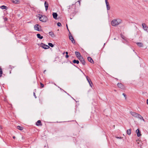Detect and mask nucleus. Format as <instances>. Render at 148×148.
<instances>
[{
  "instance_id": "f03ea898",
  "label": "nucleus",
  "mask_w": 148,
  "mask_h": 148,
  "mask_svg": "<svg viewBox=\"0 0 148 148\" xmlns=\"http://www.w3.org/2000/svg\"><path fill=\"white\" fill-rule=\"evenodd\" d=\"M121 22V20L119 19L118 20L114 19L112 20L111 23L113 26H115L119 25L120 23Z\"/></svg>"
},
{
  "instance_id": "a878e982",
  "label": "nucleus",
  "mask_w": 148,
  "mask_h": 148,
  "mask_svg": "<svg viewBox=\"0 0 148 148\" xmlns=\"http://www.w3.org/2000/svg\"><path fill=\"white\" fill-rule=\"evenodd\" d=\"M2 71L1 68L0 67V77L2 76Z\"/></svg>"
},
{
  "instance_id": "4be33fe9",
  "label": "nucleus",
  "mask_w": 148,
  "mask_h": 148,
  "mask_svg": "<svg viewBox=\"0 0 148 148\" xmlns=\"http://www.w3.org/2000/svg\"><path fill=\"white\" fill-rule=\"evenodd\" d=\"M19 0H12V2L16 4L18 3L19 2Z\"/></svg>"
},
{
  "instance_id": "72a5a7b5",
  "label": "nucleus",
  "mask_w": 148,
  "mask_h": 148,
  "mask_svg": "<svg viewBox=\"0 0 148 148\" xmlns=\"http://www.w3.org/2000/svg\"><path fill=\"white\" fill-rule=\"evenodd\" d=\"M123 95L124 97H126V95H125V94L124 93H123Z\"/></svg>"
},
{
  "instance_id": "1a4fd4ad",
  "label": "nucleus",
  "mask_w": 148,
  "mask_h": 148,
  "mask_svg": "<svg viewBox=\"0 0 148 148\" xmlns=\"http://www.w3.org/2000/svg\"><path fill=\"white\" fill-rule=\"evenodd\" d=\"M41 45H42L41 46V47L44 49H47L49 48V46L48 45H45L42 43L41 44Z\"/></svg>"
},
{
  "instance_id": "ddd939ff",
  "label": "nucleus",
  "mask_w": 148,
  "mask_h": 148,
  "mask_svg": "<svg viewBox=\"0 0 148 148\" xmlns=\"http://www.w3.org/2000/svg\"><path fill=\"white\" fill-rule=\"evenodd\" d=\"M136 132L138 137H139L141 136L140 132L138 129H137L136 130Z\"/></svg>"
},
{
  "instance_id": "423d86ee",
  "label": "nucleus",
  "mask_w": 148,
  "mask_h": 148,
  "mask_svg": "<svg viewBox=\"0 0 148 148\" xmlns=\"http://www.w3.org/2000/svg\"><path fill=\"white\" fill-rule=\"evenodd\" d=\"M82 63V64L83 65H84L85 64V62L84 60V59L83 58L82 56L81 57H80L78 59Z\"/></svg>"
},
{
  "instance_id": "f3484780",
  "label": "nucleus",
  "mask_w": 148,
  "mask_h": 148,
  "mask_svg": "<svg viewBox=\"0 0 148 148\" xmlns=\"http://www.w3.org/2000/svg\"><path fill=\"white\" fill-rule=\"evenodd\" d=\"M49 34L52 37H55V35L52 32H49Z\"/></svg>"
},
{
  "instance_id": "7c9ffc66",
  "label": "nucleus",
  "mask_w": 148,
  "mask_h": 148,
  "mask_svg": "<svg viewBox=\"0 0 148 148\" xmlns=\"http://www.w3.org/2000/svg\"><path fill=\"white\" fill-rule=\"evenodd\" d=\"M34 97H35V98H36V95H35V93L34 92Z\"/></svg>"
},
{
  "instance_id": "20e7f679",
  "label": "nucleus",
  "mask_w": 148,
  "mask_h": 148,
  "mask_svg": "<svg viewBox=\"0 0 148 148\" xmlns=\"http://www.w3.org/2000/svg\"><path fill=\"white\" fill-rule=\"evenodd\" d=\"M143 28L144 30L148 32V27L145 23H143L142 24Z\"/></svg>"
},
{
  "instance_id": "c85d7f7f",
  "label": "nucleus",
  "mask_w": 148,
  "mask_h": 148,
  "mask_svg": "<svg viewBox=\"0 0 148 148\" xmlns=\"http://www.w3.org/2000/svg\"><path fill=\"white\" fill-rule=\"evenodd\" d=\"M40 84L41 85V87L42 88H43L44 87V85L42 83H40Z\"/></svg>"
},
{
  "instance_id": "dca6fc26",
  "label": "nucleus",
  "mask_w": 148,
  "mask_h": 148,
  "mask_svg": "<svg viewBox=\"0 0 148 148\" xmlns=\"http://www.w3.org/2000/svg\"><path fill=\"white\" fill-rule=\"evenodd\" d=\"M136 44L140 47H142L143 46V43L140 42H138L136 43Z\"/></svg>"
},
{
  "instance_id": "b1692460",
  "label": "nucleus",
  "mask_w": 148,
  "mask_h": 148,
  "mask_svg": "<svg viewBox=\"0 0 148 148\" xmlns=\"http://www.w3.org/2000/svg\"><path fill=\"white\" fill-rule=\"evenodd\" d=\"M17 128L19 130H21L23 129V128L22 127L20 126H17Z\"/></svg>"
},
{
  "instance_id": "c756f323",
  "label": "nucleus",
  "mask_w": 148,
  "mask_h": 148,
  "mask_svg": "<svg viewBox=\"0 0 148 148\" xmlns=\"http://www.w3.org/2000/svg\"><path fill=\"white\" fill-rule=\"evenodd\" d=\"M116 138L117 139H121L122 138L121 137H116Z\"/></svg>"
},
{
  "instance_id": "a19ab883",
  "label": "nucleus",
  "mask_w": 148,
  "mask_h": 148,
  "mask_svg": "<svg viewBox=\"0 0 148 148\" xmlns=\"http://www.w3.org/2000/svg\"><path fill=\"white\" fill-rule=\"evenodd\" d=\"M105 0L106 2V1H108L107 0Z\"/></svg>"
},
{
  "instance_id": "bb28decb",
  "label": "nucleus",
  "mask_w": 148,
  "mask_h": 148,
  "mask_svg": "<svg viewBox=\"0 0 148 148\" xmlns=\"http://www.w3.org/2000/svg\"><path fill=\"white\" fill-rule=\"evenodd\" d=\"M0 8L2 9H6V7L5 6H4V5H3V6H1Z\"/></svg>"
},
{
  "instance_id": "cd10ccee",
  "label": "nucleus",
  "mask_w": 148,
  "mask_h": 148,
  "mask_svg": "<svg viewBox=\"0 0 148 148\" xmlns=\"http://www.w3.org/2000/svg\"><path fill=\"white\" fill-rule=\"evenodd\" d=\"M57 25L59 27L61 26V24L60 23L58 22L57 23Z\"/></svg>"
},
{
  "instance_id": "39448f33",
  "label": "nucleus",
  "mask_w": 148,
  "mask_h": 148,
  "mask_svg": "<svg viewBox=\"0 0 148 148\" xmlns=\"http://www.w3.org/2000/svg\"><path fill=\"white\" fill-rule=\"evenodd\" d=\"M39 27H40V26L38 24H36L34 26V28L35 30L38 31H40L41 30L39 28Z\"/></svg>"
},
{
  "instance_id": "0eeeda50",
  "label": "nucleus",
  "mask_w": 148,
  "mask_h": 148,
  "mask_svg": "<svg viewBox=\"0 0 148 148\" xmlns=\"http://www.w3.org/2000/svg\"><path fill=\"white\" fill-rule=\"evenodd\" d=\"M118 86L122 89H123L125 88L124 86L121 83H118L117 84Z\"/></svg>"
},
{
  "instance_id": "2eb2a0df",
  "label": "nucleus",
  "mask_w": 148,
  "mask_h": 148,
  "mask_svg": "<svg viewBox=\"0 0 148 148\" xmlns=\"http://www.w3.org/2000/svg\"><path fill=\"white\" fill-rule=\"evenodd\" d=\"M45 10L47 11L48 7V4L46 1L45 2Z\"/></svg>"
},
{
  "instance_id": "4c0bfd02",
  "label": "nucleus",
  "mask_w": 148,
  "mask_h": 148,
  "mask_svg": "<svg viewBox=\"0 0 148 148\" xmlns=\"http://www.w3.org/2000/svg\"><path fill=\"white\" fill-rule=\"evenodd\" d=\"M66 26L67 28V29H68V30H69V29H68V26H67V25H66Z\"/></svg>"
},
{
  "instance_id": "6e6552de",
  "label": "nucleus",
  "mask_w": 148,
  "mask_h": 148,
  "mask_svg": "<svg viewBox=\"0 0 148 148\" xmlns=\"http://www.w3.org/2000/svg\"><path fill=\"white\" fill-rule=\"evenodd\" d=\"M75 53L76 57L78 59L80 58V57H82V56H81L80 53L79 52L75 51Z\"/></svg>"
},
{
  "instance_id": "9d476101",
  "label": "nucleus",
  "mask_w": 148,
  "mask_h": 148,
  "mask_svg": "<svg viewBox=\"0 0 148 148\" xmlns=\"http://www.w3.org/2000/svg\"><path fill=\"white\" fill-rule=\"evenodd\" d=\"M106 5L107 10H109L110 9V7L109 5V3L108 1H106Z\"/></svg>"
},
{
  "instance_id": "5701e85b",
  "label": "nucleus",
  "mask_w": 148,
  "mask_h": 148,
  "mask_svg": "<svg viewBox=\"0 0 148 148\" xmlns=\"http://www.w3.org/2000/svg\"><path fill=\"white\" fill-rule=\"evenodd\" d=\"M73 62L74 63H77V64H78L79 63V62L78 60H74L73 61Z\"/></svg>"
},
{
  "instance_id": "2f4dec72",
  "label": "nucleus",
  "mask_w": 148,
  "mask_h": 148,
  "mask_svg": "<svg viewBox=\"0 0 148 148\" xmlns=\"http://www.w3.org/2000/svg\"><path fill=\"white\" fill-rule=\"evenodd\" d=\"M69 57V56L68 55V54L66 55V58H68Z\"/></svg>"
},
{
  "instance_id": "6ab92c4d",
  "label": "nucleus",
  "mask_w": 148,
  "mask_h": 148,
  "mask_svg": "<svg viewBox=\"0 0 148 148\" xmlns=\"http://www.w3.org/2000/svg\"><path fill=\"white\" fill-rule=\"evenodd\" d=\"M131 129H129L128 130H127V134L128 135H130L131 134Z\"/></svg>"
},
{
  "instance_id": "473e14b6",
  "label": "nucleus",
  "mask_w": 148,
  "mask_h": 148,
  "mask_svg": "<svg viewBox=\"0 0 148 148\" xmlns=\"http://www.w3.org/2000/svg\"><path fill=\"white\" fill-rule=\"evenodd\" d=\"M80 0H79L77 1V2H79V5H80Z\"/></svg>"
},
{
  "instance_id": "9b49d317",
  "label": "nucleus",
  "mask_w": 148,
  "mask_h": 148,
  "mask_svg": "<svg viewBox=\"0 0 148 148\" xmlns=\"http://www.w3.org/2000/svg\"><path fill=\"white\" fill-rule=\"evenodd\" d=\"M52 15L53 16V18L55 19H57V17L58 16V14L56 13L53 12V13Z\"/></svg>"
},
{
  "instance_id": "f704fd0d",
  "label": "nucleus",
  "mask_w": 148,
  "mask_h": 148,
  "mask_svg": "<svg viewBox=\"0 0 148 148\" xmlns=\"http://www.w3.org/2000/svg\"><path fill=\"white\" fill-rule=\"evenodd\" d=\"M147 103L148 105V99H147Z\"/></svg>"
},
{
  "instance_id": "f8f14e48",
  "label": "nucleus",
  "mask_w": 148,
  "mask_h": 148,
  "mask_svg": "<svg viewBox=\"0 0 148 148\" xmlns=\"http://www.w3.org/2000/svg\"><path fill=\"white\" fill-rule=\"evenodd\" d=\"M69 38L70 40L73 43H75L74 39L73 37L71 35L69 36Z\"/></svg>"
},
{
  "instance_id": "412c9836",
  "label": "nucleus",
  "mask_w": 148,
  "mask_h": 148,
  "mask_svg": "<svg viewBox=\"0 0 148 148\" xmlns=\"http://www.w3.org/2000/svg\"><path fill=\"white\" fill-rule=\"evenodd\" d=\"M41 121L40 120H38L37 122V123H36V125L37 126H38L39 125H41Z\"/></svg>"
},
{
  "instance_id": "e433bc0d",
  "label": "nucleus",
  "mask_w": 148,
  "mask_h": 148,
  "mask_svg": "<svg viewBox=\"0 0 148 148\" xmlns=\"http://www.w3.org/2000/svg\"><path fill=\"white\" fill-rule=\"evenodd\" d=\"M121 37L123 38L124 39V36H121Z\"/></svg>"
},
{
  "instance_id": "aec40b11",
  "label": "nucleus",
  "mask_w": 148,
  "mask_h": 148,
  "mask_svg": "<svg viewBox=\"0 0 148 148\" xmlns=\"http://www.w3.org/2000/svg\"><path fill=\"white\" fill-rule=\"evenodd\" d=\"M86 79H87V80L88 81V82L89 84H90V86L92 87V86L91 85V84H90V82H91V81L90 80H89L88 78V77L87 76L86 77Z\"/></svg>"
},
{
  "instance_id": "393cba45",
  "label": "nucleus",
  "mask_w": 148,
  "mask_h": 148,
  "mask_svg": "<svg viewBox=\"0 0 148 148\" xmlns=\"http://www.w3.org/2000/svg\"><path fill=\"white\" fill-rule=\"evenodd\" d=\"M48 45H49V46H50L52 47H53L54 46V45L51 43H49Z\"/></svg>"
},
{
  "instance_id": "a211bd4d",
  "label": "nucleus",
  "mask_w": 148,
  "mask_h": 148,
  "mask_svg": "<svg viewBox=\"0 0 148 148\" xmlns=\"http://www.w3.org/2000/svg\"><path fill=\"white\" fill-rule=\"evenodd\" d=\"M37 36L38 38L40 39H42L43 38V37L42 36H41V35L39 34H37Z\"/></svg>"
},
{
  "instance_id": "c9c22d12",
  "label": "nucleus",
  "mask_w": 148,
  "mask_h": 148,
  "mask_svg": "<svg viewBox=\"0 0 148 148\" xmlns=\"http://www.w3.org/2000/svg\"><path fill=\"white\" fill-rule=\"evenodd\" d=\"M66 55L68 54V52H66Z\"/></svg>"
},
{
  "instance_id": "ea45409f",
  "label": "nucleus",
  "mask_w": 148,
  "mask_h": 148,
  "mask_svg": "<svg viewBox=\"0 0 148 148\" xmlns=\"http://www.w3.org/2000/svg\"><path fill=\"white\" fill-rule=\"evenodd\" d=\"M15 136H14L13 137V138L15 139Z\"/></svg>"
},
{
  "instance_id": "f257e3e1",
  "label": "nucleus",
  "mask_w": 148,
  "mask_h": 148,
  "mask_svg": "<svg viewBox=\"0 0 148 148\" xmlns=\"http://www.w3.org/2000/svg\"><path fill=\"white\" fill-rule=\"evenodd\" d=\"M130 113L131 114L133 117L136 118H138L140 119H142L143 121H144V119L143 118V117L140 115L132 111L130 112Z\"/></svg>"
},
{
  "instance_id": "4468645a",
  "label": "nucleus",
  "mask_w": 148,
  "mask_h": 148,
  "mask_svg": "<svg viewBox=\"0 0 148 148\" xmlns=\"http://www.w3.org/2000/svg\"><path fill=\"white\" fill-rule=\"evenodd\" d=\"M87 59L88 61L91 63H94V61L90 57H88Z\"/></svg>"
},
{
  "instance_id": "7ed1b4c3",
  "label": "nucleus",
  "mask_w": 148,
  "mask_h": 148,
  "mask_svg": "<svg viewBox=\"0 0 148 148\" xmlns=\"http://www.w3.org/2000/svg\"><path fill=\"white\" fill-rule=\"evenodd\" d=\"M41 16H39V18L40 20L42 22H46L47 21V17L44 15H40Z\"/></svg>"
},
{
  "instance_id": "58836bf2",
  "label": "nucleus",
  "mask_w": 148,
  "mask_h": 148,
  "mask_svg": "<svg viewBox=\"0 0 148 148\" xmlns=\"http://www.w3.org/2000/svg\"><path fill=\"white\" fill-rule=\"evenodd\" d=\"M45 71H46V70H45L43 72L44 73H45Z\"/></svg>"
}]
</instances>
